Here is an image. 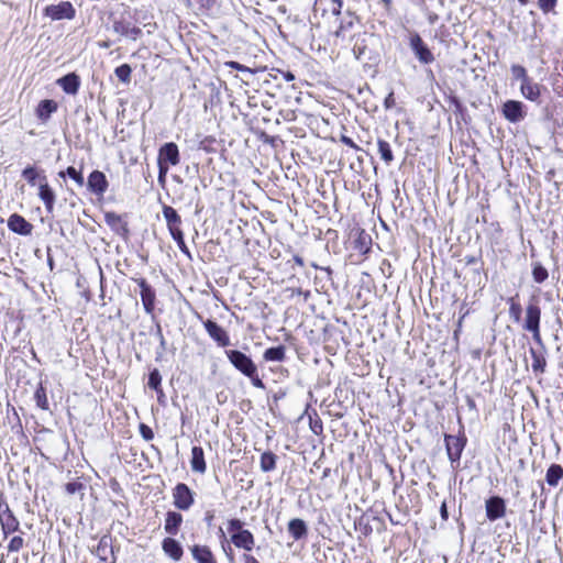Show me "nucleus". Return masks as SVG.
Returning <instances> with one entry per match:
<instances>
[{"label": "nucleus", "instance_id": "nucleus-1", "mask_svg": "<svg viewBox=\"0 0 563 563\" xmlns=\"http://www.w3.org/2000/svg\"><path fill=\"white\" fill-rule=\"evenodd\" d=\"M227 531L230 539H224L221 542V548L229 562L233 563L235 560L232 545L243 553L252 552L255 549L256 540L253 532L245 528V523L239 518H230L227 520ZM223 538H225L223 536Z\"/></svg>", "mask_w": 563, "mask_h": 563}, {"label": "nucleus", "instance_id": "nucleus-2", "mask_svg": "<svg viewBox=\"0 0 563 563\" xmlns=\"http://www.w3.org/2000/svg\"><path fill=\"white\" fill-rule=\"evenodd\" d=\"M224 353L231 365L242 375L247 377L254 387L260 389L265 388V384L260 376L257 365L251 356L239 350H225Z\"/></svg>", "mask_w": 563, "mask_h": 563}, {"label": "nucleus", "instance_id": "nucleus-3", "mask_svg": "<svg viewBox=\"0 0 563 563\" xmlns=\"http://www.w3.org/2000/svg\"><path fill=\"white\" fill-rule=\"evenodd\" d=\"M512 78L520 81V93L522 97L531 102L540 103L544 86L536 82L529 76L526 67L519 64H514L510 67Z\"/></svg>", "mask_w": 563, "mask_h": 563}, {"label": "nucleus", "instance_id": "nucleus-4", "mask_svg": "<svg viewBox=\"0 0 563 563\" xmlns=\"http://www.w3.org/2000/svg\"><path fill=\"white\" fill-rule=\"evenodd\" d=\"M180 163V154L178 145L174 142L165 143L158 150L157 166H158V180L163 181L172 166Z\"/></svg>", "mask_w": 563, "mask_h": 563}, {"label": "nucleus", "instance_id": "nucleus-5", "mask_svg": "<svg viewBox=\"0 0 563 563\" xmlns=\"http://www.w3.org/2000/svg\"><path fill=\"white\" fill-rule=\"evenodd\" d=\"M196 492L184 482H178L172 488L173 506L179 511H189L196 504Z\"/></svg>", "mask_w": 563, "mask_h": 563}, {"label": "nucleus", "instance_id": "nucleus-6", "mask_svg": "<svg viewBox=\"0 0 563 563\" xmlns=\"http://www.w3.org/2000/svg\"><path fill=\"white\" fill-rule=\"evenodd\" d=\"M106 224L111 231L121 238L124 242L130 240V229L126 214H119L114 211H107L103 216Z\"/></svg>", "mask_w": 563, "mask_h": 563}, {"label": "nucleus", "instance_id": "nucleus-7", "mask_svg": "<svg viewBox=\"0 0 563 563\" xmlns=\"http://www.w3.org/2000/svg\"><path fill=\"white\" fill-rule=\"evenodd\" d=\"M199 318L209 338L217 344V346L225 349L231 344L230 334L222 325L212 319Z\"/></svg>", "mask_w": 563, "mask_h": 563}, {"label": "nucleus", "instance_id": "nucleus-8", "mask_svg": "<svg viewBox=\"0 0 563 563\" xmlns=\"http://www.w3.org/2000/svg\"><path fill=\"white\" fill-rule=\"evenodd\" d=\"M541 308L537 301L529 302L526 307L523 329L530 332L534 340H540Z\"/></svg>", "mask_w": 563, "mask_h": 563}, {"label": "nucleus", "instance_id": "nucleus-9", "mask_svg": "<svg viewBox=\"0 0 563 563\" xmlns=\"http://www.w3.org/2000/svg\"><path fill=\"white\" fill-rule=\"evenodd\" d=\"M43 14L53 21L73 20L76 16V9L70 1H60L57 4L46 5Z\"/></svg>", "mask_w": 563, "mask_h": 563}, {"label": "nucleus", "instance_id": "nucleus-10", "mask_svg": "<svg viewBox=\"0 0 563 563\" xmlns=\"http://www.w3.org/2000/svg\"><path fill=\"white\" fill-rule=\"evenodd\" d=\"M140 287L143 308L147 314H154L156 306V291L144 277L132 278Z\"/></svg>", "mask_w": 563, "mask_h": 563}, {"label": "nucleus", "instance_id": "nucleus-11", "mask_svg": "<svg viewBox=\"0 0 563 563\" xmlns=\"http://www.w3.org/2000/svg\"><path fill=\"white\" fill-rule=\"evenodd\" d=\"M444 442L451 463H459L467 442L465 434L463 432L460 435L445 434Z\"/></svg>", "mask_w": 563, "mask_h": 563}, {"label": "nucleus", "instance_id": "nucleus-12", "mask_svg": "<svg viewBox=\"0 0 563 563\" xmlns=\"http://www.w3.org/2000/svg\"><path fill=\"white\" fill-rule=\"evenodd\" d=\"M409 44L421 64L428 65L434 62V55L418 33L410 36Z\"/></svg>", "mask_w": 563, "mask_h": 563}, {"label": "nucleus", "instance_id": "nucleus-13", "mask_svg": "<svg viewBox=\"0 0 563 563\" xmlns=\"http://www.w3.org/2000/svg\"><path fill=\"white\" fill-rule=\"evenodd\" d=\"M88 190L97 197H103L109 188V181L103 172L95 169L87 179Z\"/></svg>", "mask_w": 563, "mask_h": 563}, {"label": "nucleus", "instance_id": "nucleus-14", "mask_svg": "<svg viewBox=\"0 0 563 563\" xmlns=\"http://www.w3.org/2000/svg\"><path fill=\"white\" fill-rule=\"evenodd\" d=\"M501 114L507 121L517 123L526 117L525 104L519 100H507L503 103Z\"/></svg>", "mask_w": 563, "mask_h": 563}, {"label": "nucleus", "instance_id": "nucleus-15", "mask_svg": "<svg viewBox=\"0 0 563 563\" xmlns=\"http://www.w3.org/2000/svg\"><path fill=\"white\" fill-rule=\"evenodd\" d=\"M485 510L489 521L501 519L506 515V501L500 496H492L485 501Z\"/></svg>", "mask_w": 563, "mask_h": 563}, {"label": "nucleus", "instance_id": "nucleus-16", "mask_svg": "<svg viewBox=\"0 0 563 563\" xmlns=\"http://www.w3.org/2000/svg\"><path fill=\"white\" fill-rule=\"evenodd\" d=\"M175 536H166L161 547L164 554L174 562H179L184 556V548L181 543L174 538Z\"/></svg>", "mask_w": 563, "mask_h": 563}, {"label": "nucleus", "instance_id": "nucleus-17", "mask_svg": "<svg viewBox=\"0 0 563 563\" xmlns=\"http://www.w3.org/2000/svg\"><path fill=\"white\" fill-rule=\"evenodd\" d=\"M162 212L170 236L184 232L181 228L183 219L175 208L168 205H163Z\"/></svg>", "mask_w": 563, "mask_h": 563}, {"label": "nucleus", "instance_id": "nucleus-18", "mask_svg": "<svg viewBox=\"0 0 563 563\" xmlns=\"http://www.w3.org/2000/svg\"><path fill=\"white\" fill-rule=\"evenodd\" d=\"M92 553L102 563H115L117 562L112 542L108 536H103L100 538V540H99L96 549L92 551Z\"/></svg>", "mask_w": 563, "mask_h": 563}, {"label": "nucleus", "instance_id": "nucleus-19", "mask_svg": "<svg viewBox=\"0 0 563 563\" xmlns=\"http://www.w3.org/2000/svg\"><path fill=\"white\" fill-rule=\"evenodd\" d=\"M183 511L175 508L168 510L164 517V531L167 536H177L184 525Z\"/></svg>", "mask_w": 563, "mask_h": 563}, {"label": "nucleus", "instance_id": "nucleus-20", "mask_svg": "<svg viewBox=\"0 0 563 563\" xmlns=\"http://www.w3.org/2000/svg\"><path fill=\"white\" fill-rule=\"evenodd\" d=\"M351 235L353 236V247L362 255H367L372 250V238L361 227L352 229Z\"/></svg>", "mask_w": 563, "mask_h": 563}, {"label": "nucleus", "instance_id": "nucleus-21", "mask_svg": "<svg viewBox=\"0 0 563 563\" xmlns=\"http://www.w3.org/2000/svg\"><path fill=\"white\" fill-rule=\"evenodd\" d=\"M196 563H218L217 556L208 544L195 543L189 547Z\"/></svg>", "mask_w": 563, "mask_h": 563}, {"label": "nucleus", "instance_id": "nucleus-22", "mask_svg": "<svg viewBox=\"0 0 563 563\" xmlns=\"http://www.w3.org/2000/svg\"><path fill=\"white\" fill-rule=\"evenodd\" d=\"M38 198L45 206L47 212H52L56 201V195L54 189L51 187L47 180V176L41 177V183L38 184Z\"/></svg>", "mask_w": 563, "mask_h": 563}, {"label": "nucleus", "instance_id": "nucleus-23", "mask_svg": "<svg viewBox=\"0 0 563 563\" xmlns=\"http://www.w3.org/2000/svg\"><path fill=\"white\" fill-rule=\"evenodd\" d=\"M112 27L117 34L129 37L133 41H136L142 35L141 27L132 24L125 19L113 21Z\"/></svg>", "mask_w": 563, "mask_h": 563}, {"label": "nucleus", "instance_id": "nucleus-24", "mask_svg": "<svg viewBox=\"0 0 563 563\" xmlns=\"http://www.w3.org/2000/svg\"><path fill=\"white\" fill-rule=\"evenodd\" d=\"M8 228L20 235H30L33 231V224L19 213H12L9 217Z\"/></svg>", "mask_w": 563, "mask_h": 563}, {"label": "nucleus", "instance_id": "nucleus-25", "mask_svg": "<svg viewBox=\"0 0 563 563\" xmlns=\"http://www.w3.org/2000/svg\"><path fill=\"white\" fill-rule=\"evenodd\" d=\"M190 467L196 474H205L207 472V461L205 451L200 445H194L190 454Z\"/></svg>", "mask_w": 563, "mask_h": 563}, {"label": "nucleus", "instance_id": "nucleus-26", "mask_svg": "<svg viewBox=\"0 0 563 563\" xmlns=\"http://www.w3.org/2000/svg\"><path fill=\"white\" fill-rule=\"evenodd\" d=\"M56 84L67 95L75 96L80 88V77L76 73H69L56 80Z\"/></svg>", "mask_w": 563, "mask_h": 563}, {"label": "nucleus", "instance_id": "nucleus-27", "mask_svg": "<svg viewBox=\"0 0 563 563\" xmlns=\"http://www.w3.org/2000/svg\"><path fill=\"white\" fill-rule=\"evenodd\" d=\"M58 109V103L52 99L41 100L35 109L36 118L45 123L47 122L52 114L56 112Z\"/></svg>", "mask_w": 563, "mask_h": 563}, {"label": "nucleus", "instance_id": "nucleus-28", "mask_svg": "<svg viewBox=\"0 0 563 563\" xmlns=\"http://www.w3.org/2000/svg\"><path fill=\"white\" fill-rule=\"evenodd\" d=\"M0 525L1 531L4 539L9 536L20 531L21 525L18 517L13 514H9L5 516H0Z\"/></svg>", "mask_w": 563, "mask_h": 563}, {"label": "nucleus", "instance_id": "nucleus-29", "mask_svg": "<svg viewBox=\"0 0 563 563\" xmlns=\"http://www.w3.org/2000/svg\"><path fill=\"white\" fill-rule=\"evenodd\" d=\"M288 532L294 540H300L308 534V528L302 519L295 518L288 522Z\"/></svg>", "mask_w": 563, "mask_h": 563}, {"label": "nucleus", "instance_id": "nucleus-30", "mask_svg": "<svg viewBox=\"0 0 563 563\" xmlns=\"http://www.w3.org/2000/svg\"><path fill=\"white\" fill-rule=\"evenodd\" d=\"M530 354L532 358V371L536 374H543L547 367V358L544 352L542 350L530 349Z\"/></svg>", "mask_w": 563, "mask_h": 563}, {"label": "nucleus", "instance_id": "nucleus-31", "mask_svg": "<svg viewBox=\"0 0 563 563\" xmlns=\"http://www.w3.org/2000/svg\"><path fill=\"white\" fill-rule=\"evenodd\" d=\"M263 358L266 362H284L286 360L285 345L272 346L264 351Z\"/></svg>", "mask_w": 563, "mask_h": 563}, {"label": "nucleus", "instance_id": "nucleus-32", "mask_svg": "<svg viewBox=\"0 0 563 563\" xmlns=\"http://www.w3.org/2000/svg\"><path fill=\"white\" fill-rule=\"evenodd\" d=\"M506 301L509 306L510 319L514 322L519 323L521 321V316H522V307H521V303L519 300V294L517 292L515 296L507 298Z\"/></svg>", "mask_w": 563, "mask_h": 563}, {"label": "nucleus", "instance_id": "nucleus-33", "mask_svg": "<svg viewBox=\"0 0 563 563\" xmlns=\"http://www.w3.org/2000/svg\"><path fill=\"white\" fill-rule=\"evenodd\" d=\"M563 478V467L560 464H551L545 473V481L549 486L556 487Z\"/></svg>", "mask_w": 563, "mask_h": 563}, {"label": "nucleus", "instance_id": "nucleus-34", "mask_svg": "<svg viewBox=\"0 0 563 563\" xmlns=\"http://www.w3.org/2000/svg\"><path fill=\"white\" fill-rule=\"evenodd\" d=\"M46 176L44 170H38L35 166H26L22 170V177L30 186H35L41 183V177Z\"/></svg>", "mask_w": 563, "mask_h": 563}, {"label": "nucleus", "instance_id": "nucleus-35", "mask_svg": "<svg viewBox=\"0 0 563 563\" xmlns=\"http://www.w3.org/2000/svg\"><path fill=\"white\" fill-rule=\"evenodd\" d=\"M34 400L36 406L44 411L49 410V402L47 398V390L43 383H40L34 391Z\"/></svg>", "mask_w": 563, "mask_h": 563}, {"label": "nucleus", "instance_id": "nucleus-36", "mask_svg": "<svg viewBox=\"0 0 563 563\" xmlns=\"http://www.w3.org/2000/svg\"><path fill=\"white\" fill-rule=\"evenodd\" d=\"M277 455L272 451L262 453L260 459L261 470L265 473L272 472L276 468Z\"/></svg>", "mask_w": 563, "mask_h": 563}, {"label": "nucleus", "instance_id": "nucleus-37", "mask_svg": "<svg viewBox=\"0 0 563 563\" xmlns=\"http://www.w3.org/2000/svg\"><path fill=\"white\" fill-rule=\"evenodd\" d=\"M147 386L156 391L158 398L164 396V390L162 387V375L157 368H154L150 372Z\"/></svg>", "mask_w": 563, "mask_h": 563}, {"label": "nucleus", "instance_id": "nucleus-38", "mask_svg": "<svg viewBox=\"0 0 563 563\" xmlns=\"http://www.w3.org/2000/svg\"><path fill=\"white\" fill-rule=\"evenodd\" d=\"M377 147L380 158L388 166L394 161V154L389 142L383 139L377 140Z\"/></svg>", "mask_w": 563, "mask_h": 563}, {"label": "nucleus", "instance_id": "nucleus-39", "mask_svg": "<svg viewBox=\"0 0 563 563\" xmlns=\"http://www.w3.org/2000/svg\"><path fill=\"white\" fill-rule=\"evenodd\" d=\"M58 176L60 178H65L66 176H68L80 187L84 186L85 184L82 167L80 169H76L74 166H68L65 170H60L58 173Z\"/></svg>", "mask_w": 563, "mask_h": 563}, {"label": "nucleus", "instance_id": "nucleus-40", "mask_svg": "<svg viewBox=\"0 0 563 563\" xmlns=\"http://www.w3.org/2000/svg\"><path fill=\"white\" fill-rule=\"evenodd\" d=\"M354 527L355 530L365 538L371 536L373 532V527L371 525L369 517L365 515H362L360 518L355 520Z\"/></svg>", "mask_w": 563, "mask_h": 563}, {"label": "nucleus", "instance_id": "nucleus-41", "mask_svg": "<svg viewBox=\"0 0 563 563\" xmlns=\"http://www.w3.org/2000/svg\"><path fill=\"white\" fill-rule=\"evenodd\" d=\"M309 419V428L316 435H321L323 433V422L318 415L317 410H312L308 413Z\"/></svg>", "mask_w": 563, "mask_h": 563}, {"label": "nucleus", "instance_id": "nucleus-42", "mask_svg": "<svg viewBox=\"0 0 563 563\" xmlns=\"http://www.w3.org/2000/svg\"><path fill=\"white\" fill-rule=\"evenodd\" d=\"M18 532H19V534L13 536L9 540V543L7 545V550H8L9 553H18L25 545V541H24V538H23L24 532L21 529Z\"/></svg>", "mask_w": 563, "mask_h": 563}, {"label": "nucleus", "instance_id": "nucleus-43", "mask_svg": "<svg viewBox=\"0 0 563 563\" xmlns=\"http://www.w3.org/2000/svg\"><path fill=\"white\" fill-rule=\"evenodd\" d=\"M114 74L122 84L128 85L131 82L132 67L129 64H122L114 69Z\"/></svg>", "mask_w": 563, "mask_h": 563}, {"label": "nucleus", "instance_id": "nucleus-44", "mask_svg": "<svg viewBox=\"0 0 563 563\" xmlns=\"http://www.w3.org/2000/svg\"><path fill=\"white\" fill-rule=\"evenodd\" d=\"M532 277L536 283L542 284L549 277L548 269L541 263L537 262L532 267Z\"/></svg>", "mask_w": 563, "mask_h": 563}, {"label": "nucleus", "instance_id": "nucleus-45", "mask_svg": "<svg viewBox=\"0 0 563 563\" xmlns=\"http://www.w3.org/2000/svg\"><path fill=\"white\" fill-rule=\"evenodd\" d=\"M354 26V22L352 20L345 21L341 20L339 26L332 32V35L336 38L345 37L346 33L350 32Z\"/></svg>", "mask_w": 563, "mask_h": 563}, {"label": "nucleus", "instance_id": "nucleus-46", "mask_svg": "<svg viewBox=\"0 0 563 563\" xmlns=\"http://www.w3.org/2000/svg\"><path fill=\"white\" fill-rule=\"evenodd\" d=\"M173 240L176 242L178 249L180 252L186 255L188 258H191V253L189 251V247L187 246L185 242V235L184 232L177 233L175 235H172Z\"/></svg>", "mask_w": 563, "mask_h": 563}, {"label": "nucleus", "instance_id": "nucleus-47", "mask_svg": "<svg viewBox=\"0 0 563 563\" xmlns=\"http://www.w3.org/2000/svg\"><path fill=\"white\" fill-rule=\"evenodd\" d=\"M139 432L141 434V437L145 440V441H152L154 439V431L152 430V428L150 426H147L146 423H140L139 424Z\"/></svg>", "mask_w": 563, "mask_h": 563}, {"label": "nucleus", "instance_id": "nucleus-48", "mask_svg": "<svg viewBox=\"0 0 563 563\" xmlns=\"http://www.w3.org/2000/svg\"><path fill=\"white\" fill-rule=\"evenodd\" d=\"M558 0H538L539 9L543 13H549L556 7Z\"/></svg>", "mask_w": 563, "mask_h": 563}, {"label": "nucleus", "instance_id": "nucleus-49", "mask_svg": "<svg viewBox=\"0 0 563 563\" xmlns=\"http://www.w3.org/2000/svg\"><path fill=\"white\" fill-rule=\"evenodd\" d=\"M343 0H329V10L331 13L339 18L342 13Z\"/></svg>", "mask_w": 563, "mask_h": 563}, {"label": "nucleus", "instance_id": "nucleus-50", "mask_svg": "<svg viewBox=\"0 0 563 563\" xmlns=\"http://www.w3.org/2000/svg\"><path fill=\"white\" fill-rule=\"evenodd\" d=\"M214 143L216 139L213 136H207L200 142V148L207 153H212L214 152Z\"/></svg>", "mask_w": 563, "mask_h": 563}, {"label": "nucleus", "instance_id": "nucleus-51", "mask_svg": "<svg viewBox=\"0 0 563 563\" xmlns=\"http://www.w3.org/2000/svg\"><path fill=\"white\" fill-rule=\"evenodd\" d=\"M84 489V484L79 481L69 482L65 485V490L69 495H74L77 492H80Z\"/></svg>", "mask_w": 563, "mask_h": 563}, {"label": "nucleus", "instance_id": "nucleus-52", "mask_svg": "<svg viewBox=\"0 0 563 563\" xmlns=\"http://www.w3.org/2000/svg\"><path fill=\"white\" fill-rule=\"evenodd\" d=\"M340 142L351 147L354 151H361V147L345 133H341L339 137Z\"/></svg>", "mask_w": 563, "mask_h": 563}, {"label": "nucleus", "instance_id": "nucleus-53", "mask_svg": "<svg viewBox=\"0 0 563 563\" xmlns=\"http://www.w3.org/2000/svg\"><path fill=\"white\" fill-rule=\"evenodd\" d=\"M552 87L559 97H563V78L560 75L552 82Z\"/></svg>", "mask_w": 563, "mask_h": 563}, {"label": "nucleus", "instance_id": "nucleus-54", "mask_svg": "<svg viewBox=\"0 0 563 563\" xmlns=\"http://www.w3.org/2000/svg\"><path fill=\"white\" fill-rule=\"evenodd\" d=\"M224 65L230 67V68L243 71V73H245V71L252 73L251 68H249L247 66L242 65V64H240L238 62H234V60L225 62Z\"/></svg>", "mask_w": 563, "mask_h": 563}, {"label": "nucleus", "instance_id": "nucleus-55", "mask_svg": "<svg viewBox=\"0 0 563 563\" xmlns=\"http://www.w3.org/2000/svg\"><path fill=\"white\" fill-rule=\"evenodd\" d=\"M8 512L11 515L13 514L12 509L10 508L9 504L7 503L3 495H0V516H5Z\"/></svg>", "mask_w": 563, "mask_h": 563}, {"label": "nucleus", "instance_id": "nucleus-56", "mask_svg": "<svg viewBox=\"0 0 563 563\" xmlns=\"http://www.w3.org/2000/svg\"><path fill=\"white\" fill-rule=\"evenodd\" d=\"M396 106L395 93L391 90L384 99V108L386 110L393 109Z\"/></svg>", "mask_w": 563, "mask_h": 563}, {"label": "nucleus", "instance_id": "nucleus-57", "mask_svg": "<svg viewBox=\"0 0 563 563\" xmlns=\"http://www.w3.org/2000/svg\"><path fill=\"white\" fill-rule=\"evenodd\" d=\"M449 103L454 107L455 111L462 112L463 111V104L461 100L456 96H451L449 98Z\"/></svg>", "mask_w": 563, "mask_h": 563}, {"label": "nucleus", "instance_id": "nucleus-58", "mask_svg": "<svg viewBox=\"0 0 563 563\" xmlns=\"http://www.w3.org/2000/svg\"><path fill=\"white\" fill-rule=\"evenodd\" d=\"M440 514H441L442 520L446 521L449 519V512H448V508H446V503L445 501H443L441 507H440Z\"/></svg>", "mask_w": 563, "mask_h": 563}, {"label": "nucleus", "instance_id": "nucleus-59", "mask_svg": "<svg viewBox=\"0 0 563 563\" xmlns=\"http://www.w3.org/2000/svg\"><path fill=\"white\" fill-rule=\"evenodd\" d=\"M393 1L394 0H380V2L384 5V9L387 13H390L393 10Z\"/></svg>", "mask_w": 563, "mask_h": 563}, {"label": "nucleus", "instance_id": "nucleus-60", "mask_svg": "<svg viewBox=\"0 0 563 563\" xmlns=\"http://www.w3.org/2000/svg\"><path fill=\"white\" fill-rule=\"evenodd\" d=\"M282 76H283V78H284L286 81H292V80H295V75H294L291 71H289V70H287V71H282Z\"/></svg>", "mask_w": 563, "mask_h": 563}, {"label": "nucleus", "instance_id": "nucleus-61", "mask_svg": "<svg viewBox=\"0 0 563 563\" xmlns=\"http://www.w3.org/2000/svg\"><path fill=\"white\" fill-rule=\"evenodd\" d=\"M292 261L295 262L296 265H298L299 267H303L305 266V262H303V258L299 255H294L292 257Z\"/></svg>", "mask_w": 563, "mask_h": 563}, {"label": "nucleus", "instance_id": "nucleus-62", "mask_svg": "<svg viewBox=\"0 0 563 563\" xmlns=\"http://www.w3.org/2000/svg\"><path fill=\"white\" fill-rule=\"evenodd\" d=\"M466 404L468 406L470 409L472 410H476V404H475V400L471 397H467L466 399Z\"/></svg>", "mask_w": 563, "mask_h": 563}, {"label": "nucleus", "instance_id": "nucleus-63", "mask_svg": "<svg viewBox=\"0 0 563 563\" xmlns=\"http://www.w3.org/2000/svg\"><path fill=\"white\" fill-rule=\"evenodd\" d=\"M291 291H292V295H295V294H296V295H302V294H303V291H302V289H301V288H295V289H291ZM309 294H310L309 291H306V292H305V296H306V297H308V296H309Z\"/></svg>", "mask_w": 563, "mask_h": 563}, {"label": "nucleus", "instance_id": "nucleus-64", "mask_svg": "<svg viewBox=\"0 0 563 563\" xmlns=\"http://www.w3.org/2000/svg\"><path fill=\"white\" fill-rule=\"evenodd\" d=\"M157 333H158V335H159V338H161V342H162V344H163V343L165 342V339H164V335H163V333H162V329H161V327H159V325H158Z\"/></svg>", "mask_w": 563, "mask_h": 563}]
</instances>
